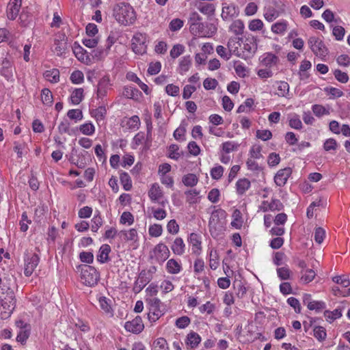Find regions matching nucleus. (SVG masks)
Listing matches in <instances>:
<instances>
[{
    "instance_id": "nucleus-1",
    "label": "nucleus",
    "mask_w": 350,
    "mask_h": 350,
    "mask_svg": "<svg viewBox=\"0 0 350 350\" xmlns=\"http://www.w3.org/2000/svg\"><path fill=\"white\" fill-rule=\"evenodd\" d=\"M113 16L121 25H130L135 23L136 14L133 8L129 3H120L114 8Z\"/></svg>"
},
{
    "instance_id": "nucleus-2",
    "label": "nucleus",
    "mask_w": 350,
    "mask_h": 350,
    "mask_svg": "<svg viewBox=\"0 0 350 350\" xmlns=\"http://www.w3.org/2000/svg\"><path fill=\"white\" fill-rule=\"evenodd\" d=\"M226 216V212L221 208L216 209L212 212L209 219V228L214 239H216L215 236L218 235L216 232L217 230L219 232L223 230Z\"/></svg>"
},
{
    "instance_id": "nucleus-3",
    "label": "nucleus",
    "mask_w": 350,
    "mask_h": 350,
    "mask_svg": "<svg viewBox=\"0 0 350 350\" xmlns=\"http://www.w3.org/2000/svg\"><path fill=\"white\" fill-rule=\"evenodd\" d=\"M81 280L86 286H93L98 283L99 273L94 267L85 265L81 267Z\"/></svg>"
},
{
    "instance_id": "nucleus-4",
    "label": "nucleus",
    "mask_w": 350,
    "mask_h": 350,
    "mask_svg": "<svg viewBox=\"0 0 350 350\" xmlns=\"http://www.w3.org/2000/svg\"><path fill=\"white\" fill-rule=\"evenodd\" d=\"M149 304L148 319L150 321L155 322L165 313V308L161 300L157 297L146 299Z\"/></svg>"
},
{
    "instance_id": "nucleus-5",
    "label": "nucleus",
    "mask_w": 350,
    "mask_h": 350,
    "mask_svg": "<svg viewBox=\"0 0 350 350\" xmlns=\"http://www.w3.org/2000/svg\"><path fill=\"white\" fill-rule=\"evenodd\" d=\"M169 256L170 250L168 247L162 243L157 245L149 254L150 259L159 264L164 262L168 258Z\"/></svg>"
},
{
    "instance_id": "nucleus-6",
    "label": "nucleus",
    "mask_w": 350,
    "mask_h": 350,
    "mask_svg": "<svg viewBox=\"0 0 350 350\" xmlns=\"http://www.w3.org/2000/svg\"><path fill=\"white\" fill-rule=\"evenodd\" d=\"M308 44L316 56L323 58L327 55L328 49L320 38L310 37L308 40Z\"/></svg>"
},
{
    "instance_id": "nucleus-7",
    "label": "nucleus",
    "mask_w": 350,
    "mask_h": 350,
    "mask_svg": "<svg viewBox=\"0 0 350 350\" xmlns=\"http://www.w3.org/2000/svg\"><path fill=\"white\" fill-rule=\"evenodd\" d=\"M40 261V258L35 253L27 252L24 256V273L29 277L32 275Z\"/></svg>"
},
{
    "instance_id": "nucleus-8",
    "label": "nucleus",
    "mask_w": 350,
    "mask_h": 350,
    "mask_svg": "<svg viewBox=\"0 0 350 350\" xmlns=\"http://www.w3.org/2000/svg\"><path fill=\"white\" fill-rule=\"evenodd\" d=\"M133 51L137 55H143L146 53V36L142 33H137L132 39Z\"/></svg>"
},
{
    "instance_id": "nucleus-9",
    "label": "nucleus",
    "mask_w": 350,
    "mask_h": 350,
    "mask_svg": "<svg viewBox=\"0 0 350 350\" xmlns=\"http://www.w3.org/2000/svg\"><path fill=\"white\" fill-rule=\"evenodd\" d=\"M16 306V301L14 297H5L0 298V318L5 319L12 313Z\"/></svg>"
},
{
    "instance_id": "nucleus-10",
    "label": "nucleus",
    "mask_w": 350,
    "mask_h": 350,
    "mask_svg": "<svg viewBox=\"0 0 350 350\" xmlns=\"http://www.w3.org/2000/svg\"><path fill=\"white\" fill-rule=\"evenodd\" d=\"M68 39L64 33H59L55 36L53 51L58 56H61L66 53L68 45Z\"/></svg>"
},
{
    "instance_id": "nucleus-11",
    "label": "nucleus",
    "mask_w": 350,
    "mask_h": 350,
    "mask_svg": "<svg viewBox=\"0 0 350 350\" xmlns=\"http://www.w3.org/2000/svg\"><path fill=\"white\" fill-rule=\"evenodd\" d=\"M284 205L281 201L276 198H272L271 202L264 200L258 206V211L264 213L267 211H280L283 210Z\"/></svg>"
},
{
    "instance_id": "nucleus-12",
    "label": "nucleus",
    "mask_w": 350,
    "mask_h": 350,
    "mask_svg": "<svg viewBox=\"0 0 350 350\" xmlns=\"http://www.w3.org/2000/svg\"><path fill=\"white\" fill-rule=\"evenodd\" d=\"M124 328L127 332L138 334L144 330V325L141 317L137 316L132 321H126L124 324Z\"/></svg>"
},
{
    "instance_id": "nucleus-13",
    "label": "nucleus",
    "mask_w": 350,
    "mask_h": 350,
    "mask_svg": "<svg viewBox=\"0 0 350 350\" xmlns=\"http://www.w3.org/2000/svg\"><path fill=\"white\" fill-rule=\"evenodd\" d=\"M110 85L109 75H105L99 80L96 89V96L98 99L103 100L107 96Z\"/></svg>"
},
{
    "instance_id": "nucleus-14",
    "label": "nucleus",
    "mask_w": 350,
    "mask_h": 350,
    "mask_svg": "<svg viewBox=\"0 0 350 350\" xmlns=\"http://www.w3.org/2000/svg\"><path fill=\"white\" fill-rule=\"evenodd\" d=\"M148 196L152 202H159L163 206H164L165 202H167V201L163 200L160 202L161 199L163 196V193L158 183H154L151 185V187L148 191Z\"/></svg>"
},
{
    "instance_id": "nucleus-15",
    "label": "nucleus",
    "mask_w": 350,
    "mask_h": 350,
    "mask_svg": "<svg viewBox=\"0 0 350 350\" xmlns=\"http://www.w3.org/2000/svg\"><path fill=\"white\" fill-rule=\"evenodd\" d=\"M292 174V169L289 167L281 169L278 171L274 176V182L278 187H283L286 185L288 178Z\"/></svg>"
},
{
    "instance_id": "nucleus-16",
    "label": "nucleus",
    "mask_w": 350,
    "mask_h": 350,
    "mask_svg": "<svg viewBox=\"0 0 350 350\" xmlns=\"http://www.w3.org/2000/svg\"><path fill=\"white\" fill-rule=\"evenodd\" d=\"M1 66L0 70L1 75L7 81H12L14 68L12 62L8 58H4L2 61Z\"/></svg>"
},
{
    "instance_id": "nucleus-17",
    "label": "nucleus",
    "mask_w": 350,
    "mask_h": 350,
    "mask_svg": "<svg viewBox=\"0 0 350 350\" xmlns=\"http://www.w3.org/2000/svg\"><path fill=\"white\" fill-rule=\"evenodd\" d=\"M21 7V0H10L7 5V16L10 20H14L18 15Z\"/></svg>"
},
{
    "instance_id": "nucleus-18",
    "label": "nucleus",
    "mask_w": 350,
    "mask_h": 350,
    "mask_svg": "<svg viewBox=\"0 0 350 350\" xmlns=\"http://www.w3.org/2000/svg\"><path fill=\"white\" fill-rule=\"evenodd\" d=\"M242 42L243 44V53H246L245 58L253 55L257 49V44L254 38H247Z\"/></svg>"
},
{
    "instance_id": "nucleus-19",
    "label": "nucleus",
    "mask_w": 350,
    "mask_h": 350,
    "mask_svg": "<svg viewBox=\"0 0 350 350\" xmlns=\"http://www.w3.org/2000/svg\"><path fill=\"white\" fill-rule=\"evenodd\" d=\"M239 8L234 4H223L221 17L227 21L239 14Z\"/></svg>"
},
{
    "instance_id": "nucleus-20",
    "label": "nucleus",
    "mask_w": 350,
    "mask_h": 350,
    "mask_svg": "<svg viewBox=\"0 0 350 350\" xmlns=\"http://www.w3.org/2000/svg\"><path fill=\"white\" fill-rule=\"evenodd\" d=\"M72 50L76 57L80 62L85 64H88L90 62V58L87 51L77 42H75Z\"/></svg>"
},
{
    "instance_id": "nucleus-21",
    "label": "nucleus",
    "mask_w": 350,
    "mask_h": 350,
    "mask_svg": "<svg viewBox=\"0 0 350 350\" xmlns=\"http://www.w3.org/2000/svg\"><path fill=\"white\" fill-rule=\"evenodd\" d=\"M189 30L194 36L200 37L209 36V33L207 30V24L202 22L198 24H193L191 27H189Z\"/></svg>"
},
{
    "instance_id": "nucleus-22",
    "label": "nucleus",
    "mask_w": 350,
    "mask_h": 350,
    "mask_svg": "<svg viewBox=\"0 0 350 350\" xmlns=\"http://www.w3.org/2000/svg\"><path fill=\"white\" fill-rule=\"evenodd\" d=\"M201 342L200 335L194 332H191L187 336L185 343L191 349H196Z\"/></svg>"
},
{
    "instance_id": "nucleus-23",
    "label": "nucleus",
    "mask_w": 350,
    "mask_h": 350,
    "mask_svg": "<svg viewBox=\"0 0 350 350\" xmlns=\"http://www.w3.org/2000/svg\"><path fill=\"white\" fill-rule=\"evenodd\" d=\"M241 41L243 42V39L239 37H232L228 40L227 46L232 55L234 54L238 57H241L239 53V47L241 46Z\"/></svg>"
},
{
    "instance_id": "nucleus-24",
    "label": "nucleus",
    "mask_w": 350,
    "mask_h": 350,
    "mask_svg": "<svg viewBox=\"0 0 350 350\" xmlns=\"http://www.w3.org/2000/svg\"><path fill=\"white\" fill-rule=\"evenodd\" d=\"M111 252V247L107 244H103L98 251L97 260L100 263H105L109 261V254Z\"/></svg>"
},
{
    "instance_id": "nucleus-25",
    "label": "nucleus",
    "mask_w": 350,
    "mask_h": 350,
    "mask_svg": "<svg viewBox=\"0 0 350 350\" xmlns=\"http://www.w3.org/2000/svg\"><path fill=\"white\" fill-rule=\"evenodd\" d=\"M278 60V57L271 53H265L260 57L261 63L267 67L276 65Z\"/></svg>"
},
{
    "instance_id": "nucleus-26",
    "label": "nucleus",
    "mask_w": 350,
    "mask_h": 350,
    "mask_svg": "<svg viewBox=\"0 0 350 350\" xmlns=\"http://www.w3.org/2000/svg\"><path fill=\"white\" fill-rule=\"evenodd\" d=\"M251 183L247 178H241L237 181L236 189L239 196H243L250 188Z\"/></svg>"
},
{
    "instance_id": "nucleus-27",
    "label": "nucleus",
    "mask_w": 350,
    "mask_h": 350,
    "mask_svg": "<svg viewBox=\"0 0 350 350\" xmlns=\"http://www.w3.org/2000/svg\"><path fill=\"white\" fill-rule=\"evenodd\" d=\"M191 65V57L190 55H186L183 57L179 62L178 72L180 75H184L187 72Z\"/></svg>"
},
{
    "instance_id": "nucleus-28",
    "label": "nucleus",
    "mask_w": 350,
    "mask_h": 350,
    "mask_svg": "<svg viewBox=\"0 0 350 350\" xmlns=\"http://www.w3.org/2000/svg\"><path fill=\"white\" fill-rule=\"evenodd\" d=\"M288 27V22L285 20H281L271 25V30L275 34H284Z\"/></svg>"
},
{
    "instance_id": "nucleus-29",
    "label": "nucleus",
    "mask_w": 350,
    "mask_h": 350,
    "mask_svg": "<svg viewBox=\"0 0 350 350\" xmlns=\"http://www.w3.org/2000/svg\"><path fill=\"white\" fill-rule=\"evenodd\" d=\"M166 269L168 273L171 274H177L181 271L182 267L180 262L172 258L167 261Z\"/></svg>"
},
{
    "instance_id": "nucleus-30",
    "label": "nucleus",
    "mask_w": 350,
    "mask_h": 350,
    "mask_svg": "<svg viewBox=\"0 0 350 350\" xmlns=\"http://www.w3.org/2000/svg\"><path fill=\"white\" fill-rule=\"evenodd\" d=\"M245 26L242 21L235 20L229 27L230 31L232 32L237 36L243 34Z\"/></svg>"
},
{
    "instance_id": "nucleus-31",
    "label": "nucleus",
    "mask_w": 350,
    "mask_h": 350,
    "mask_svg": "<svg viewBox=\"0 0 350 350\" xmlns=\"http://www.w3.org/2000/svg\"><path fill=\"white\" fill-rule=\"evenodd\" d=\"M301 279H300L301 282L304 284H308V283L312 282L316 276L315 271L312 269L301 270Z\"/></svg>"
},
{
    "instance_id": "nucleus-32",
    "label": "nucleus",
    "mask_w": 350,
    "mask_h": 350,
    "mask_svg": "<svg viewBox=\"0 0 350 350\" xmlns=\"http://www.w3.org/2000/svg\"><path fill=\"white\" fill-rule=\"evenodd\" d=\"M120 180L125 191H130L132 189V180L127 172H122L120 174Z\"/></svg>"
},
{
    "instance_id": "nucleus-33",
    "label": "nucleus",
    "mask_w": 350,
    "mask_h": 350,
    "mask_svg": "<svg viewBox=\"0 0 350 350\" xmlns=\"http://www.w3.org/2000/svg\"><path fill=\"white\" fill-rule=\"evenodd\" d=\"M16 324L18 327H20V331L17 335L16 340L18 342H20L21 343H24L26 342L27 339L29 336V330L23 328V321H19L16 322Z\"/></svg>"
},
{
    "instance_id": "nucleus-34",
    "label": "nucleus",
    "mask_w": 350,
    "mask_h": 350,
    "mask_svg": "<svg viewBox=\"0 0 350 350\" xmlns=\"http://www.w3.org/2000/svg\"><path fill=\"white\" fill-rule=\"evenodd\" d=\"M140 126V120L137 116H133L126 120L125 126L129 130H137Z\"/></svg>"
},
{
    "instance_id": "nucleus-35",
    "label": "nucleus",
    "mask_w": 350,
    "mask_h": 350,
    "mask_svg": "<svg viewBox=\"0 0 350 350\" xmlns=\"http://www.w3.org/2000/svg\"><path fill=\"white\" fill-rule=\"evenodd\" d=\"M288 123L292 129L301 130L303 128L299 116L296 113L291 114L288 116Z\"/></svg>"
},
{
    "instance_id": "nucleus-36",
    "label": "nucleus",
    "mask_w": 350,
    "mask_h": 350,
    "mask_svg": "<svg viewBox=\"0 0 350 350\" xmlns=\"http://www.w3.org/2000/svg\"><path fill=\"white\" fill-rule=\"evenodd\" d=\"M182 182L185 186L193 187L198 184V178L196 174L189 173L183 177Z\"/></svg>"
},
{
    "instance_id": "nucleus-37",
    "label": "nucleus",
    "mask_w": 350,
    "mask_h": 350,
    "mask_svg": "<svg viewBox=\"0 0 350 350\" xmlns=\"http://www.w3.org/2000/svg\"><path fill=\"white\" fill-rule=\"evenodd\" d=\"M324 317L327 321L331 323L342 317V310L340 308H336L333 311L325 310L324 312Z\"/></svg>"
},
{
    "instance_id": "nucleus-38",
    "label": "nucleus",
    "mask_w": 350,
    "mask_h": 350,
    "mask_svg": "<svg viewBox=\"0 0 350 350\" xmlns=\"http://www.w3.org/2000/svg\"><path fill=\"white\" fill-rule=\"evenodd\" d=\"M83 98V89L76 88L70 96L71 102L73 105H79Z\"/></svg>"
},
{
    "instance_id": "nucleus-39",
    "label": "nucleus",
    "mask_w": 350,
    "mask_h": 350,
    "mask_svg": "<svg viewBox=\"0 0 350 350\" xmlns=\"http://www.w3.org/2000/svg\"><path fill=\"white\" fill-rule=\"evenodd\" d=\"M13 284H10V282L7 283V280L4 278V280L2 284L0 285V288L2 291L3 294H6L5 297H14V291H13Z\"/></svg>"
},
{
    "instance_id": "nucleus-40",
    "label": "nucleus",
    "mask_w": 350,
    "mask_h": 350,
    "mask_svg": "<svg viewBox=\"0 0 350 350\" xmlns=\"http://www.w3.org/2000/svg\"><path fill=\"white\" fill-rule=\"evenodd\" d=\"M44 77L46 80L51 83H57L59 80V72L57 69H53L51 70H46L44 74Z\"/></svg>"
},
{
    "instance_id": "nucleus-41",
    "label": "nucleus",
    "mask_w": 350,
    "mask_h": 350,
    "mask_svg": "<svg viewBox=\"0 0 350 350\" xmlns=\"http://www.w3.org/2000/svg\"><path fill=\"white\" fill-rule=\"evenodd\" d=\"M289 92V85L285 81L278 82V88L276 94L279 96L287 97Z\"/></svg>"
},
{
    "instance_id": "nucleus-42",
    "label": "nucleus",
    "mask_w": 350,
    "mask_h": 350,
    "mask_svg": "<svg viewBox=\"0 0 350 350\" xmlns=\"http://www.w3.org/2000/svg\"><path fill=\"white\" fill-rule=\"evenodd\" d=\"M80 132L85 135H92L95 132V126L91 122H85L79 126Z\"/></svg>"
},
{
    "instance_id": "nucleus-43",
    "label": "nucleus",
    "mask_w": 350,
    "mask_h": 350,
    "mask_svg": "<svg viewBox=\"0 0 350 350\" xmlns=\"http://www.w3.org/2000/svg\"><path fill=\"white\" fill-rule=\"evenodd\" d=\"M141 92L133 86H125L123 90L122 94L127 98L134 99L137 97Z\"/></svg>"
},
{
    "instance_id": "nucleus-44",
    "label": "nucleus",
    "mask_w": 350,
    "mask_h": 350,
    "mask_svg": "<svg viewBox=\"0 0 350 350\" xmlns=\"http://www.w3.org/2000/svg\"><path fill=\"white\" fill-rule=\"evenodd\" d=\"M233 220L231 222V225L236 228H240L242 226L243 219L242 214L239 209H235L232 213Z\"/></svg>"
},
{
    "instance_id": "nucleus-45",
    "label": "nucleus",
    "mask_w": 350,
    "mask_h": 350,
    "mask_svg": "<svg viewBox=\"0 0 350 350\" xmlns=\"http://www.w3.org/2000/svg\"><path fill=\"white\" fill-rule=\"evenodd\" d=\"M41 98L42 103L46 105H51L53 103V94L48 88H44L41 92Z\"/></svg>"
},
{
    "instance_id": "nucleus-46",
    "label": "nucleus",
    "mask_w": 350,
    "mask_h": 350,
    "mask_svg": "<svg viewBox=\"0 0 350 350\" xmlns=\"http://www.w3.org/2000/svg\"><path fill=\"white\" fill-rule=\"evenodd\" d=\"M99 304L101 309L107 314L110 316H113V310L111 305L109 303V300L105 297H101L99 298Z\"/></svg>"
},
{
    "instance_id": "nucleus-47",
    "label": "nucleus",
    "mask_w": 350,
    "mask_h": 350,
    "mask_svg": "<svg viewBox=\"0 0 350 350\" xmlns=\"http://www.w3.org/2000/svg\"><path fill=\"white\" fill-rule=\"evenodd\" d=\"M216 52L220 57L226 61L230 59L232 57V53L230 52L228 49L225 48L222 45H218L216 47Z\"/></svg>"
},
{
    "instance_id": "nucleus-48",
    "label": "nucleus",
    "mask_w": 350,
    "mask_h": 350,
    "mask_svg": "<svg viewBox=\"0 0 350 350\" xmlns=\"http://www.w3.org/2000/svg\"><path fill=\"white\" fill-rule=\"evenodd\" d=\"M186 196L187 202L190 204L197 202V196L200 194V191L196 189H190L185 192Z\"/></svg>"
},
{
    "instance_id": "nucleus-49",
    "label": "nucleus",
    "mask_w": 350,
    "mask_h": 350,
    "mask_svg": "<svg viewBox=\"0 0 350 350\" xmlns=\"http://www.w3.org/2000/svg\"><path fill=\"white\" fill-rule=\"evenodd\" d=\"M314 336L319 341L325 340L327 336L325 329L322 326H316L314 329Z\"/></svg>"
},
{
    "instance_id": "nucleus-50",
    "label": "nucleus",
    "mask_w": 350,
    "mask_h": 350,
    "mask_svg": "<svg viewBox=\"0 0 350 350\" xmlns=\"http://www.w3.org/2000/svg\"><path fill=\"white\" fill-rule=\"evenodd\" d=\"M67 116L70 119L74 120L75 122L83 119L82 111L78 109H70L67 112Z\"/></svg>"
},
{
    "instance_id": "nucleus-51",
    "label": "nucleus",
    "mask_w": 350,
    "mask_h": 350,
    "mask_svg": "<svg viewBox=\"0 0 350 350\" xmlns=\"http://www.w3.org/2000/svg\"><path fill=\"white\" fill-rule=\"evenodd\" d=\"M324 91L330 96L332 98H340L343 96L344 93L340 89L334 87H327Z\"/></svg>"
},
{
    "instance_id": "nucleus-52",
    "label": "nucleus",
    "mask_w": 350,
    "mask_h": 350,
    "mask_svg": "<svg viewBox=\"0 0 350 350\" xmlns=\"http://www.w3.org/2000/svg\"><path fill=\"white\" fill-rule=\"evenodd\" d=\"M276 271L278 276L280 278V280H286L291 278V275L292 272L286 267L278 268Z\"/></svg>"
},
{
    "instance_id": "nucleus-53",
    "label": "nucleus",
    "mask_w": 350,
    "mask_h": 350,
    "mask_svg": "<svg viewBox=\"0 0 350 350\" xmlns=\"http://www.w3.org/2000/svg\"><path fill=\"white\" fill-rule=\"evenodd\" d=\"M198 10L204 14L211 15L214 14L215 8L211 3H202L200 5Z\"/></svg>"
},
{
    "instance_id": "nucleus-54",
    "label": "nucleus",
    "mask_w": 350,
    "mask_h": 350,
    "mask_svg": "<svg viewBox=\"0 0 350 350\" xmlns=\"http://www.w3.org/2000/svg\"><path fill=\"white\" fill-rule=\"evenodd\" d=\"M332 34L336 40H342L345 34V29L342 26H335L333 27Z\"/></svg>"
},
{
    "instance_id": "nucleus-55",
    "label": "nucleus",
    "mask_w": 350,
    "mask_h": 350,
    "mask_svg": "<svg viewBox=\"0 0 350 350\" xmlns=\"http://www.w3.org/2000/svg\"><path fill=\"white\" fill-rule=\"evenodd\" d=\"M224 169L221 165H217L211 170V176L214 180H219L224 174Z\"/></svg>"
},
{
    "instance_id": "nucleus-56",
    "label": "nucleus",
    "mask_w": 350,
    "mask_h": 350,
    "mask_svg": "<svg viewBox=\"0 0 350 350\" xmlns=\"http://www.w3.org/2000/svg\"><path fill=\"white\" fill-rule=\"evenodd\" d=\"M334 75L336 79L342 83H346L349 81V76L347 73L342 72L339 69H336L334 71Z\"/></svg>"
},
{
    "instance_id": "nucleus-57",
    "label": "nucleus",
    "mask_w": 350,
    "mask_h": 350,
    "mask_svg": "<svg viewBox=\"0 0 350 350\" xmlns=\"http://www.w3.org/2000/svg\"><path fill=\"white\" fill-rule=\"evenodd\" d=\"M262 148L260 145L255 144L252 146L250 150V158L259 159L262 157L261 154Z\"/></svg>"
},
{
    "instance_id": "nucleus-58",
    "label": "nucleus",
    "mask_w": 350,
    "mask_h": 350,
    "mask_svg": "<svg viewBox=\"0 0 350 350\" xmlns=\"http://www.w3.org/2000/svg\"><path fill=\"white\" fill-rule=\"evenodd\" d=\"M185 51V46L183 44H175L170 51V56L173 59L179 57Z\"/></svg>"
},
{
    "instance_id": "nucleus-59",
    "label": "nucleus",
    "mask_w": 350,
    "mask_h": 350,
    "mask_svg": "<svg viewBox=\"0 0 350 350\" xmlns=\"http://www.w3.org/2000/svg\"><path fill=\"white\" fill-rule=\"evenodd\" d=\"M338 148V143L334 138H329L323 144V148L325 151L336 150Z\"/></svg>"
},
{
    "instance_id": "nucleus-60",
    "label": "nucleus",
    "mask_w": 350,
    "mask_h": 350,
    "mask_svg": "<svg viewBox=\"0 0 350 350\" xmlns=\"http://www.w3.org/2000/svg\"><path fill=\"white\" fill-rule=\"evenodd\" d=\"M70 81L74 84H80L83 81L84 76L81 71L75 70L70 75Z\"/></svg>"
},
{
    "instance_id": "nucleus-61",
    "label": "nucleus",
    "mask_w": 350,
    "mask_h": 350,
    "mask_svg": "<svg viewBox=\"0 0 350 350\" xmlns=\"http://www.w3.org/2000/svg\"><path fill=\"white\" fill-rule=\"evenodd\" d=\"M168 157L174 160H178L180 157L179 152V146L176 144H172L169 147V155Z\"/></svg>"
},
{
    "instance_id": "nucleus-62",
    "label": "nucleus",
    "mask_w": 350,
    "mask_h": 350,
    "mask_svg": "<svg viewBox=\"0 0 350 350\" xmlns=\"http://www.w3.org/2000/svg\"><path fill=\"white\" fill-rule=\"evenodd\" d=\"M326 308V304L323 301H313L311 304H309L308 308L310 310H315L316 312H320Z\"/></svg>"
},
{
    "instance_id": "nucleus-63",
    "label": "nucleus",
    "mask_w": 350,
    "mask_h": 350,
    "mask_svg": "<svg viewBox=\"0 0 350 350\" xmlns=\"http://www.w3.org/2000/svg\"><path fill=\"white\" fill-rule=\"evenodd\" d=\"M312 109L313 113L317 117H321L323 115H328L329 113V111L326 109L323 105H312Z\"/></svg>"
},
{
    "instance_id": "nucleus-64",
    "label": "nucleus",
    "mask_w": 350,
    "mask_h": 350,
    "mask_svg": "<svg viewBox=\"0 0 350 350\" xmlns=\"http://www.w3.org/2000/svg\"><path fill=\"white\" fill-rule=\"evenodd\" d=\"M25 148V143H21L19 142H14V150L16 152L18 158H22L25 154L24 150Z\"/></svg>"
}]
</instances>
